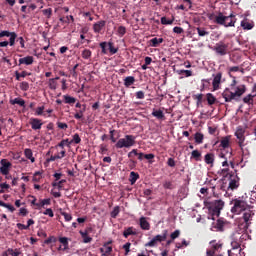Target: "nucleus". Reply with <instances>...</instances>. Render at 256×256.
Returning a JSON list of instances; mask_svg holds the SVG:
<instances>
[{
  "mask_svg": "<svg viewBox=\"0 0 256 256\" xmlns=\"http://www.w3.org/2000/svg\"><path fill=\"white\" fill-rule=\"evenodd\" d=\"M229 146H230V137L229 136L222 137V139H221V148L226 149Z\"/></svg>",
  "mask_w": 256,
  "mask_h": 256,
  "instance_id": "nucleus-30",
  "label": "nucleus"
},
{
  "mask_svg": "<svg viewBox=\"0 0 256 256\" xmlns=\"http://www.w3.org/2000/svg\"><path fill=\"white\" fill-rule=\"evenodd\" d=\"M10 105H20V107L25 106V100L21 98H14V100H10Z\"/></svg>",
  "mask_w": 256,
  "mask_h": 256,
  "instance_id": "nucleus-37",
  "label": "nucleus"
},
{
  "mask_svg": "<svg viewBox=\"0 0 256 256\" xmlns=\"http://www.w3.org/2000/svg\"><path fill=\"white\" fill-rule=\"evenodd\" d=\"M140 229L144 231H149L150 225H149V222H147L146 217L140 218Z\"/></svg>",
  "mask_w": 256,
  "mask_h": 256,
  "instance_id": "nucleus-22",
  "label": "nucleus"
},
{
  "mask_svg": "<svg viewBox=\"0 0 256 256\" xmlns=\"http://www.w3.org/2000/svg\"><path fill=\"white\" fill-rule=\"evenodd\" d=\"M33 61H34L33 56H27L24 58H20V60H18V63L19 65L31 66L33 65Z\"/></svg>",
  "mask_w": 256,
  "mask_h": 256,
  "instance_id": "nucleus-17",
  "label": "nucleus"
},
{
  "mask_svg": "<svg viewBox=\"0 0 256 256\" xmlns=\"http://www.w3.org/2000/svg\"><path fill=\"white\" fill-rule=\"evenodd\" d=\"M100 253L102 256H109L112 253V246H110V243H106L100 248Z\"/></svg>",
  "mask_w": 256,
  "mask_h": 256,
  "instance_id": "nucleus-18",
  "label": "nucleus"
},
{
  "mask_svg": "<svg viewBox=\"0 0 256 256\" xmlns=\"http://www.w3.org/2000/svg\"><path fill=\"white\" fill-rule=\"evenodd\" d=\"M136 144V136L125 135L124 138L116 140V149L131 148Z\"/></svg>",
  "mask_w": 256,
  "mask_h": 256,
  "instance_id": "nucleus-3",
  "label": "nucleus"
},
{
  "mask_svg": "<svg viewBox=\"0 0 256 256\" xmlns=\"http://www.w3.org/2000/svg\"><path fill=\"white\" fill-rule=\"evenodd\" d=\"M228 190L234 191L239 187V177L238 175L230 174L228 176Z\"/></svg>",
  "mask_w": 256,
  "mask_h": 256,
  "instance_id": "nucleus-9",
  "label": "nucleus"
},
{
  "mask_svg": "<svg viewBox=\"0 0 256 256\" xmlns=\"http://www.w3.org/2000/svg\"><path fill=\"white\" fill-rule=\"evenodd\" d=\"M179 75H185V77L193 76V71L191 70H179Z\"/></svg>",
  "mask_w": 256,
  "mask_h": 256,
  "instance_id": "nucleus-53",
  "label": "nucleus"
},
{
  "mask_svg": "<svg viewBox=\"0 0 256 256\" xmlns=\"http://www.w3.org/2000/svg\"><path fill=\"white\" fill-rule=\"evenodd\" d=\"M204 142V134L201 132L194 133V143L200 145Z\"/></svg>",
  "mask_w": 256,
  "mask_h": 256,
  "instance_id": "nucleus-23",
  "label": "nucleus"
},
{
  "mask_svg": "<svg viewBox=\"0 0 256 256\" xmlns=\"http://www.w3.org/2000/svg\"><path fill=\"white\" fill-rule=\"evenodd\" d=\"M80 235L82 236V239H84V243L91 242L92 238L87 235V231H80Z\"/></svg>",
  "mask_w": 256,
  "mask_h": 256,
  "instance_id": "nucleus-46",
  "label": "nucleus"
},
{
  "mask_svg": "<svg viewBox=\"0 0 256 256\" xmlns=\"http://www.w3.org/2000/svg\"><path fill=\"white\" fill-rule=\"evenodd\" d=\"M240 26H241V28H243V30H252L253 27H255V25L253 23L249 22V20H247V19L241 21Z\"/></svg>",
  "mask_w": 256,
  "mask_h": 256,
  "instance_id": "nucleus-21",
  "label": "nucleus"
},
{
  "mask_svg": "<svg viewBox=\"0 0 256 256\" xmlns=\"http://www.w3.org/2000/svg\"><path fill=\"white\" fill-rule=\"evenodd\" d=\"M0 188H1L0 194H3L5 193V191L9 190L10 186L7 183H1Z\"/></svg>",
  "mask_w": 256,
  "mask_h": 256,
  "instance_id": "nucleus-56",
  "label": "nucleus"
},
{
  "mask_svg": "<svg viewBox=\"0 0 256 256\" xmlns=\"http://www.w3.org/2000/svg\"><path fill=\"white\" fill-rule=\"evenodd\" d=\"M108 51H110V54L114 55L117 53V48L114 47V42L109 41L107 42Z\"/></svg>",
  "mask_w": 256,
  "mask_h": 256,
  "instance_id": "nucleus-41",
  "label": "nucleus"
},
{
  "mask_svg": "<svg viewBox=\"0 0 256 256\" xmlns=\"http://www.w3.org/2000/svg\"><path fill=\"white\" fill-rule=\"evenodd\" d=\"M204 161L206 162V164L212 165L213 161H214L213 154H211V153L206 154V156L204 157Z\"/></svg>",
  "mask_w": 256,
  "mask_h": 256,
  "instance_id": "nucleus-42",
  "label": "nucleus"
},
{
  "mask_svg": "<svg viewBox=\"0 0 256 256\" xmlns=\"http://www.w3.org/2000/svg\"><path fill=\"white\" fill-rule=\"evenodd\" d=\"M225 222L222 218L217 219V222H215V229L217 232H223Z\"/></svg>",
  "mask_w": 256,
  "mask_h": 256,
  "instance_id": "nucleus-27",
  "label": "nucleus"
},
{
  "mask_svg": "<svg viewBox=\"0 0 256 256\" xmlns=\"http://www.w3.org/2000/svg\"><path fill=\"white\" fill-rule=\"evenodd\" d=\"M126 33H127V29L125 28V26H119V27H117V35H118L119 37L125 36Z\"/></svg>",
  "mask_w": 256,
  "mask_h": 256,
  "instance_id": "nucleus-43",
  "label": "nucleus"
},
{
  "mask_svg": "<svg viewBox=\"0 0 256 256\" xmlns=\"http://www.w3.org/2000/svg\"><path fill=\"white\" fill-rule=\"evenodd\" d=\"M57 128L61 130H67V128H69V125L67 123L57 122Z\"/></svg>",
  "mask_w": 256,
  "mask_h": 256,
  "instance_id": "nucleus-59",
  "label": "nucleus"
},
{
  "mask_svg": "<svg viewBox=\"0 0 256 256\" xmlns=\"http://www.w3.org/2000/svg\"><path fill=\"white\" fill-rule=\"evenodd\" d=\"M224 208V202L223 200H215V202L213 203V213H215V216L217 218H219V216L221 215V211Z\"/></svg>",
  "mask_w": 256,
  "mask_h": 256,
  "instance_id": "nucleus-11",
  "label": "nucleus"
},
{
  "mask_svg": "<svg viewBox=\"0 0 256 256\" xmlns=\"http://www.w3.org/2000/svg\"><path fill=\"white\" fill-rule=\"evenodd\" d=\"M162 187L166 190H174L176 189V185H174V183H172L171 181H164L162 183Z\"/></svg>",
  "mask_w": 256,
  "mask_h": 256,
  "instance_id": "nucleus-31",
  "label": "nucleus"
},
{
  "mask_svg": "<svg viewBox=\"0 0 256 256\" xmlns=\"http://www.w3.org/2000/svg\"><path fill=\"white\" fill-rule=\"evenodd\" d=\"M251 217H252V214L250 210L243 213V222H245L243 229H247V227H249V221L251 220Z\"/></svg>",
  "mask_w": 256,
  "mask_h": 256,
  "instance_id": "nucleus-20",
  "label": "nucleus"
},
{
  "mask_svg": "<svg viewBox=\"0 0 256 256\" xmlns=\"http://www.w3.org/2000/svg\"><path fill=\"white\" fill-rule=\"evenodd\" d=\"M174 23V19L168 20L166 17L160 18V24L164 26L172 25Z\"/></svg>",
  "mask_w": 256,
  "mask_h": 256,
  "instance_id": "nucleus-44",
  "label": "nucleus"
},
{
  "mask_svg": "<svg viewBox=\"0 0 256 256\" xmlns=\"http://www.w3.org/2000/svg\"><path fill=\"white\" fill-rule=\"evenodd\" d=\"M179 230H175L172 234H170V239L171 240H176L177 238H179Z\"/></svg>",
  "mask_w": 256,
  "mask_h": 256,
  "instance_id": "nucleus-63",
  "label": "nucleus"
},
{
  "mask_svg": "<svg viewBox=\"0 0 256 256\" xmlns=\"http://www.w3.org/2000/svg\"><path fill=\"white\" fill-rule=\"evenodd\" d=\"M61 216H63L65 218L66 222H71V220H72L71 214H69L67 212H61Z\"/></svg>",
  "mask_w": 256,
  "mask_h": 256,
  "instance_id": "nucleus-61",
  "label": "nucleus"
},
{
  "mask_svg": "<svg viewBox=\"0 0 256 256\" xmlns=\"http://www.w3.org/2000/svg\"><path fill=\"white\" fill-rule=\"evenodd\" d=\"M223 77L222 73H217V75H215V77L213 78V91H217L219 90V85L221 84V78Z\"/></svg>",
  "mask_w": 256,
  "mask_h": 256,
  "instance_id": "nucleus-15",
  "label": "nucleus"
},
{
  "mask_svg": "<svg viewBox=\"0 0 256 256\" xmlns=\"http://www.w3.org/2000/svg\"><path fill=\"white\" fill-rule=\"evenodd\" d=\"M10 256H20V252L18 250L8 249L7 253H5Z\"/></svg>",
  "mask_w": 256,
  "mask_h": 256,
  "instance_id": "nucleus-57",
  "label": "nucleus"
},
{
  "mask_svg": "<svg viewBox=\"0 0 256 256\" xmlns=\"http://www.w3.org/2000/svg\"><path fill=\"white\" fill-rule=\"evenodd\" d=\"M20 90L26 92L29 90V83L28 82H22L20 83Z\"/></svg>",
  "mask_w": 256,
  "mask_h": 256,
  "instance_id": "nucleus-58",
  "label": "nucleus"
},
{
  "mask_svg": "<svg viewBox=\"0 0 256 256\" xmlns=\"http://www.w3.org/2000/svg\"><path fill=\"white\" fill-rule=\"evenodd\" d=\"M42 15H46L47 18L50 19V17H52V8L42 10Z\"/></svg>",
  "mask_w": 256,
  "mask_h": 256,
  "instance_id": "nucleus-60",
  "label": "nucleus"
},
{
  "mask_svg": "<svg viewBox=\"0 0 256 256\" xmlns=\"http://www.w3.org/2000/svg\"><path fill=\"white\" fill-rule=\"evenodd\" d=\"M214 23L217 25L228 27H235L236 25V16L234 14H230L228 16H224L223 13H219V15L215 16Z\"/></svg>",
  "mask_w": 256,
  "mask_h": 256,
  "instance_id": "nucleus-2",
  "label": "nucleus"
},
{
  "mask_svg": "<svg viewBox=\"0 0 256 256\" xmlns=\"http://www.w3.org/2000/svg\"><path fill=\"white\" fill-rule=\"evenodd\" d=\"M166 237L167 232L166 230H164L162 234L154 236L153 239H151V241L147 242L146 245H144V247L155 248L159 243L166 241Z\"/></svg>",
  "mask_w": 256,
  "mask_h": 256,
  "instance_id": "nucleus-5",
  "label": "nucleus"
},
{
  "mask_svg": "<svg viewBox=\"0 0 256 256\" xmlns=\"http://www.w3.org/2000/svg\"><path fill=\"white\" fill-rule=\"evenodd\" d=\"M0 167V173L1 175L8 176L10 172V168L12 167V163L9 162L7 159H2Z\"/></svg>",
  "mask_w": 256,
  "mask_h": 256,
  "instance_id": "nucleus-10",
  "label": "nucleus"
},
{
  "mask_svg": "<svg viewBox=\"0 0 256 256\" xmlns=\"http://www.w3.org/2000/svg\"><path fill=\"white\" fill-rule=\"evenodd\" d=\"M72 143L74 142H70L69 139H63L61 142H59V144H57V147L63 149L65 146L69 147Z\"/></svg>",
  "mask_w": 256,
  "mask_h": 256,
  "instance_id": "nucleus-40",
  "label": "nucleus"
},
{
  "mask_svg": "<svg viewBox=\"0 0 256 256\" xmlns=\"http://www.w3.org/2000/svg\"><path fill=\"white\" fill-rule=\"evenodd\" d=\"M76 113L74 114V119L80 120L84 118L85 108H82L80 110H74Z\"/></svg>",
  "mask_w": 256,
  "mask_h": 256,
  "instance_id": "nucleus-34",
  "label": "nucleus"
},
{
  "mask_svg": "<svg viewBox=\"0 0 256 256\" xmlns=\"http://www.w3.org/2000/svg\"><path fill=\"white\" fill-rule=\"evenodd\" d=\"M140 178V175L136 172H130V185H134L136 181Z\"/></svg>",
  "mask_w": 256,
  "mask_h": 256,
  "instance_id": "nucleus-35",
  "label": "nucleus"
},
{
  "mask_svg": "<svg viewBox=\"0 0 256 256\" xmlns=\"http://www.w3.org/2000/svg\"><path fill=\"white\" fill-rule=\"evenodd\" d=\"M164 39L163 38H153L149 40V46L157 48L159 45L163 44Z\"/></svg>",
  "mask_w": 256,
  "mask_h": 256,
  "instance_id": "nucleus-19",
  "label": "nucleus"
},
{
  "mask_svg": "<svg viewBox=\"0 0 256 256\" xmlns=\"http://www.w3.org/2000/svg\"><path fill=\"white\" fill-rule=\"evenodd\" d=\"M119 212H120L119 206L114 207V210H112V212H110V217H112L114 219L117 218V215H119Z\"/></svg>",
  "mask_w": 256,
  "mask_h": 256,
  "instance_id": "nucleus-55",
  "label": "nucleus"
},
{
  "mask_svg": "<svg viewBox=\"0 0 256 256\" xmlns=\"http://www.w3.org/2000/svg\"><path fill=\"white\" fill-rule=\"evenodd\" d=\"M247 91V88L245 87V85H240L238 87H236V89L234 91H232V89L230 88H225L222 91V99H224V102L226 103H230L232 101H236L239 102V98L245 94V92Z\"/></svg>",
  "mask_w": 256,
  "mask_h": 256,
  "instance_id": "nucleus-1",
  "label": "nucleus"
},
{
  "mask_svg": "<svg viewBox=\"0 0 256 256\" xmlns=\"http://www.w3.org/2000/svg\"><path fill=\"white\" fill-rule=\"evenodd\" d=\"M134 82H135L134 77L129 76V77L125 78L124 85H125V87L129 88V87H131L134 84Z\"/></svg>",
  "mask_w": 256,
  "mask_h": 256,
  "instance_id": "nucleus-38",
  "label": "nucleus"
},
{
  "mask_svg": "<svg viewBox=\"0 0 256 256\" xmlns=\"http://www.w3.org/2000/svg\"><path fill=\"white\" fill-rule=\"evenodd\" d=\"M245 130H243V128L238 127V129L236 130V138L239 140L238 144L239 147L242 146L243 142L245 141Z\"/></svg>",
  "mask_w": 256,
  "mask_h": 256,
  "instance_id": "nucleus-14",
  "label": "nucleus"
},
{
  "mask_svg": "<svg viewBox=\"0 0 256 256\" xmlns=\"http://www.w3.org/2000/svg\"><path fill=\"white\" fill-rule=\"evenodd\" d=\"M3 37H10L8 40H10V46H14V43L16 41L17 35L15 32H9V31H1L0 32V38Z\"/></svg>",
  "mask_w": 256,
  "mask_h": 256,
  "instance_id": "nucleus-12",
  "label": "nucleus"
},
{
  "mask_svg": "<svg viewBox=\"0 0 256 256\" xmlns=\"http://www.w3.org/2000/svg\"><path fill=\"white\" fill-rule=\"evenodd\" d=\"M104 26H106V21H104V20H101V21L93 24V32H95V34L101 33Z\"/></svg>",
  "mask_w": 256,
  "mask_h": 256,
  "instance_id": "nucleus-16",
  "label": "nucleus"
},
{
  "mask_svg": "<svg viewBox=\"0 0 256 256\" xmlns=\"http://www.w3.org/2000/svg\"><path fill=\"white\" fill-rule=\"evenodd\" d=\"M56 80H59V77L52 78L48 81V87L50 90L57 89V82H55Z\"/></svg>",
  "mask_w": 256,
  "mask_h": 256,
  "instance_id": "nucleus-33",
  "label": "nucleus"
},
{
  "mask_svg": "<svg viewBox=\"0 0 256 256\" xmlns=\"http://www.w3.org/2000/svg\"><path fill=\"white\" fill-rule=\"evenodd\" d=\"M140 153H138L137 149H132V151L129 152L128 157L130 159V163H132V165H136V161L132 160L134 159V157H139Z\"/></svg>",
  "mask_w": 256,
  "mask_h": 256,
  "instance_id": "nucleus-25",
  "label": "nucleus"
},
{
  "mask_svg": "<svg viewBox=\"0 0 256 256\" xmlns=\"http://www.w3.org/2000/svg\"><path fill=\"white\" fill-rule=\"evenodd\" d=\"M79 64H76L72 67V69H70V76H72V78L76 79L78 77V73L76 72V69H78Z\"/></svg>",
  "mask_w": 256,
  "mask_h": 256,
  "instance_id": "nucleus-47",
  "label": "nucleus"
},
{
  "mask_svg": "<svg viewBox=\"0 0 256 256\" xmlns=\"http://www.w3.org/2000/svg\"><path fill=\"white\" fill-rule=\"evenodd\" d=\"M0 207H5L8 209V211H10V213H13L15 211V208L14 206H11L10 204L8 203H5L3 201H0Z\"/></svg>",
  "mask_w": 256,
  "mask_h": 256,
  "instance_id": "nucleus-45",
  "label": "nucleus"
},
{
  "mask_svg": "<svg viewBox=\"0 0 256 256\" xmlns=\"http://www.w3.org/2000/svg\"><path fill=\"white\" fill-rule=\"evenodd\" d=\"M135 97H136V99H138V100H144L145 94H144L143 91H138V92L135 93Z\"/></svg>",
  "mask_w": 256,
  "mask_h": 256,
  "instance_id": "nucleus-62",
  "label": "nucleus"
},
{
  "mask_svg": "<svg viewBox=\"0 0 256 256\" xmlns=\"http://www.w3.org/2000/svg\"><path fill=\"white\" fill-rule=\"evenodd\" d=\"M44 111V106L38 107L35 111L36 116H42V112Z\"/></svg>",
  "mask_w": 256,
  "mask_h": 256,
  "instance_id": "nucleus-64",
  "label": "nucleus"
},
{
  "mask_svg": "<svg viewBox=\"0 0 256 256\" xmlns=\"http://www.w3.org/2000/svg\"><path fill=\"white\" fill-rule=\"evenodd\" d=\"M209 245H211V249L206 251V256H223L222 254H217L219 250H221L222 245L217 243L215 240L209 242Z\"/></svg>",
  "mask_w": 256,
  "mask_h": 256,
  "instance_id": "nucleus-8",
  "label": "nucleus"
},
{
  "mask_svg": "<svg viewBox=\"0 0 256 256\" xmlns=\"http://www.w3.org/2000/svg\"><path fill=\"white\" fill-rule=\"evenodd\" d=\"M201 156H202V154H200V152H198V150H194L191 153V158L196 161H199Z\"/></svg>",
  "mask_w": 256,
  "mask_h": 256,
  "instance_id": "nucleus-50",
  "label": "nucleus"
},
{
  "mask_svg": "<svg viewBox=\"0 0 256 256\" xmlns=\"http://www.w3.org/2000/svg\"><path fill=\"white\" fill-rule=\"evenodd\" d=\"M249 208V204L247 201L243 200L242 198H238L234 200V206L232 207V213L234 214H241V212L247 210Z\"/></svg>",
  "mask_w": 256,
  "mask_h": 256,
  "instance_id": "nucleus-4",
  "label": "nucleus"
},
{
  "mask_svg": "<svg viewBox=\"0 0 256 256\" xmlns=\"http://www.w3.org/2000/svg\"><path fill=\"white\" fill-rule=\"evenodd\" d=\"M206 101H208V105H215V102H217V98H215V96H213V94L208 93L206 94Z\"/></svg>",
  "mask_w": 256,
  "mask_h": 256,
  "instance_id": "nucleus-32",
  "label": "nucleus"
},
{
  "mask_svg": "<svg viewBox=\"0 0 256 256\" xmlns=\"http://www.w3.org/2000/svg\"><path fill=\"white\" fill-rule=\"evenodd\" d=\"M151 116L159 119V120H164V113L162 110H153V112H151Z\"/></svg>",
  "mask_w": 256,
  "mask_h": 256,
  "instance_id": "nucleus-28",
  "label": "nucleus"
},
{
  "mask_svg": "<svg viewBox=\"0 0 256 256\" xmlns=\"http://www.w3.org/2000/svg\"><path fill=\"white\" fill-rule=\"evenodd\" d=\"M99 46H100V49H101L100 53L102 55H106L108 53V51L106 50L107 42H100Z\"/></svg>",
  "mask_w": 256,
  "mask_h": 256,
  "instance_id": "nucleus-49",
  "label": "nucleus"
},
{
  "mask_svg": "<svg viewBox=\"0 0 256 256\" xmlns=\"http://www.w3.org/2000/svg\"><path fill=\"white\" fill-rule=\"evenodd\" d=\"M24 156L27 160L31 161V163H35V158L33 157V151L29 148H25Z\"/></svg>",
  "mask_w": 256,
  "mask_h": 256,
  "instance_id": "nucleus-24",
  "label": "nucleus"
},
{
  "mask_svg": "<svg viewBox=\"0 0 256 256\" xmlns=\"http://www.w3.org/2000/svg\"><path fill=\"white\" fill-rule=\"evenodd\" d=\"M63 100L67 105H74L76 103V98L69 95H63Z\"/></svg>",
  "mask_w": 256,
  "mask_h": 256,
  "instance_id": "nucleus-29",
  "label": "nucleus"
},
{
  "mask_svg": "<svg viewBox=\"0 0 256 256\" xmlns=\"http://www.w3.org/2000/svg\"><path fill=\"white\" fill-rule=\"evenodd\" d=\"M136 231L134 230L133 227H129V228H126L124 231H123V237L125 239L129 238V236H134L136 235Z\"/></svg>",
  "mask_w": 256,
  "mask_h": 256,
  "instance_id": "nucleus-26",
  "label": "nucleus"
},
{
  "mask_svg": "<svg viewBox=\"0 0 256 256\" xmlns=\"http://www.w3.org/2000/svg\"><path fill=\"white\" fill-rule=\"evenodd\" d=\"M82 58L84 60H89L91 58V50L84 49V51H82Z\"/></svg>",
  "mask_w": 256,
  "mask_h": 256,
  "instance_id": "nucleus-48",
  "label": "nucleus"
},
{
  "mask_svg": "<svg viewBox=\"0 0 256 256\" xmlns=\"http://www.w3.org/2000/svg\"><path fill=\"white\" fill-rule=\"evenodd\" d=\"M15 75H16V81H20V78H25L27 77L28 74L26 71H22V73H19L18 71H16Z\"/></svg>",
  "mask_w": 256,
  "mask_h": 256,
  "instance_id": "nucleus-52",
  "label": "nucleus"
},
{
  "mask_svg": "<svg viewBox=\"0 0 256 256\" xmlns=\"http://www.w3.org/2000/svg\"><path fill=\"white\" fill-rule=\"evenodd\" d=\"M123 250H125V255H129L131 253V243L127 242L125 245H123Z\"/></svg>",
  "mask_w": 256,
  "mask_h": 256,
  "instance_id": "nucleus-54",
  "label": "nucleus"
},
{
  "mask_svg": "<svg viewBox=\"0 0 256 256\" xmlns=\"http://www.w3.org/2000/svg\"><path fill=\"white\" fill-rule=\"evenodd\" d=\"M213 51L215 54L223 57L228 54V44H225L223 41H219V43L213 46Z\"/></svg>",
  "mask_w": 256,
  "mask_h": 256,
  "instance_id": "nucleus-7",
  "label": "nucleus"
},
{
  "mask_svg": "<svg viewBox=\"0 0 256 256\" xmlns=\"http://www.w3.org/2000/svg\"><path fill=\"white\" fill-rule=\"evenodd\" d=\"M29 125H31V129H33V131H38L42 127V122L38 118H31L29 119Z\"/></svg>",
  "mask_w": 256,
  "mask_h": 256,
  "instance_id": "nucleus-13",
  "label": "nucleus"
},
{
  "mask_svg": "<svg viewBox=\"0 0 256 256\" xmlns=\"http://www.w3.org/2000/svg\"><path fill=\"white\" fill-rule=\"evenodd\" d=\"M46 205H50V198H46V199L40 200V202H38L34 206L38 207V208H42V207H44Z\"/></svg>",
  "mask_w": 256,
  "mask_h": 256,
  "instance_id": "nucleus-39",
  "label": "nucleus"
},
{
  "mask_svg": "<svg viewBox=\"0 0 256 256\" xmlns=\"http://www.w3.org/2000/svg\"><path fill=\"white\" fill-rule=\"evenodd\" d=\"M196 33L200 37H206L207 35H209V32L206 31V28H203V27L196 28Z\"/></svg>",
  "mask_w": 256,
  "mask_h": 256,
  "instance_id": "nucleus-36",
  "label": "nucleus"
},
{
  "mask_svg": "<svg viewBox=\"0 0 256 256\" xmlns=\"http://www.w3.org/2000/svg\"><path fill=\"white\" fill-rule=\"evenodd\" d=\"M252 94H247V96L243 97V104L253 108V106H255V98H256V83H254V85H252V90H251Z\"/></svg>",
  "mask_w": 256,
  "mask_h": 256,
  "instance_id": "nucleus-6",
  "label": "nucleus"
},
{
  "mask_svg": "<svg viewBox=\"0 0 256 256\" xmlns=\"http://www.w3.org/2000/svg\"><path fill=\"white\" fill-rule=\"evenodd\" d=\"M70 142H73L74 144H80L82 142V139L80 138V135L74 134L72 135V140Z\"/></svg>",
  "mask_w": 256,
  "mask_h": 256,
  "instance_id": "nucleus-51",
  "label": "nucleus"
}]
</instances>
